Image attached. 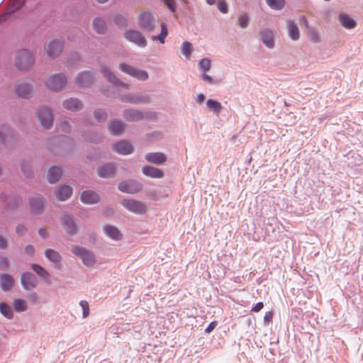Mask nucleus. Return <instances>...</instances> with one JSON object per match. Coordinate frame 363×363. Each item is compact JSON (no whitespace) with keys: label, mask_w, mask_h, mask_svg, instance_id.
Here are the masks:
<instances>
[{"label":"nucleus","mask_w":363,"mask_h":363,"mask_svg":"<svg viewBox=\"0 0 363 363\" xmlns=\"http://www.w3.org/2000/svg\"><path fill=\"white\" fill-rule=\"evenodd\" d=\"M16 67L19 70L30 69L34 63L33 53L26 49L18 51L15 57Z\"/></svg>","instance_id":"1"},{"label":"nucleus","mask_w":363,"mask_h":363,"mask_svg":"<svg viewBox=\"0 0 363 363\" xmlns=\"http://www.w3.org/2000/svg\"><path fill=\"white\" fill-rule=\"evenodd\" d=\"M115 167L112 164L103 165L98 169V174L101 177L109 178L113 176Z\"/></svg>","instance_id":"23"},{"label":"nucleus","mask_w":363,"mask_h":363,"mask_svg":"<svg viewBox=\"0 0 363 363\" xmlns=\"http://www.w3.org/2000/svg\"><path fill=\"white\" fill-rule=\"evenodd\" d=\"M39 234H40V236H42L43 238H45V237L47 235L46 231H45V230H44V229H40V230H39Z\"/></svg>","instance_id":"63"},{"label":"nucleus","mask_w":363,"mask_h":363,"mask_svg":"<svg viewBox=\"0 0 363 363\" xmlns=\"http://www.w3.org/2000/svg\"><path fill=\"white\" fill-rule=\"evenodd\" d=\"M204 99H205V96L203 94H200L198 96L197 102L201 104V103H202L204 101Z\"/></svg>","instance_id":"62"},{"label":"nucleus","mask_w":363,"mask_h":363,"mask_svg":"<svg viewBox=\"0 0 363 363\" xmlns=\"http://www.w3.org/2000/svg\"><path fill=\"white\" fill-rule=\"evenodd\" d=\"M339 20L341 25L345 28L351 29L354 28L356 26V22L347 14H340Z\"/></svg>","instance_id":"30"},{"label":"nucleus","mask_w":363,"mask_h":363,"mask_svg":"<svg viewBox=\"0 0 363 363\" xmlns=\"http://www.w3.org/2000/svg\"><path fill=\"white\" fill-rule=\"evenodd\" d=\"M25 252L29 256H32L35 253V248L33 245H28L25 247Z\"/></svg>","instance_id":"53"},{"label":"nucleus","mask_w":363,"mask_h":363,"mask_svg":"<svg viewBox=\"0 0 363 363\" xmlns=\"http://www.w3.org/2000/svg\"><path fill=\"white\" fill-rule=\"evenodd\" d=\"M287 30L288 34L292 40H297L299 38V30L298 26L294 21H289L287 22Z\"/></svg>","instance_id":"29"},{"label":"nucleus","mask_w":363,"mask_h":363,"mask_svg":"<svg viewBox=\"0 0 363 363\" xmlns=\"http://www.w3.org/2000/svg\"><path fill=\"white\" fill-rule=\"evenodd\" d=\"M63 49V42L60 39H50L44 45V50L50 59L57 57Z\"/></svg>","instance_id":"3"},{"label":"nucleus","mask_w":363,"mask_h":363,"mask_svg":"<svg viewBox=\"0 0 363 363\" xmlns=\"http://www.w3.org/2000/svg\"><path fill=\"white\" fill-rule=\"evenodd\" d=\"M206 105L210 111L214 112L217 115H218L222 109L221 104L213 99H208L206 102Z\"/></svg>","instance_id":"35"},{"label":"nucleus","mask_w":363,"mask_h":363,"mask_svg":"<svg viewBox=\"0 0 363 363\" xmlns=\"http://www.w3.org/2000/svg\"><path fill=\"white\" fill-rule=\"evenodd\" d=\"M72 194V189L69 186L63 185L55 191V196L58 200L65 201Z\"/></svg>","instance_id":"19"},{"label":"nucleus","mask_w":363,"mask_h":363,"mask_svg":"<svg viewBox=\"0 0 363 363\" xmlns=\"http://www.w3.org/2000/svg\"><path fill=\"white\" fill-rule=\"evenodd\" d=\"M29 299L30 301L36 304V303H39V298L38 296V295L35 294V293H32L29 295Z\"/></svg>","instance_id":"55"},{"label":"nucleus","mask_w":363,"mask_h":363,"mask_svg":"<svg viewBox=\"0 0 363 363\" xmlns=\"http://www.w3.org/2000/svg\"><path fill=\"white\" fill-rule=\"evenodd\" d=\"M125 38L139 47H145L147 40L144 35L138 30H128L124 33Z\"/></svg>","instance_id":"8"},{"label":"nucleus","mask_w":363,"mask_h":363,"mask_svg":"<svg viewBox=\"0 0 363 363\" xmlns=\"http://www.w3.org/2000/svg\"><path fill=\"white\" fill-rule=\"evenodd\" d=\"M94 116H95V118L99 121H104V120L106 119V118H107L106 113L105 111H104L103 110L96 111L94 113Z\"/></svg>","instance_id":"46"},{"label":"nucleus","mask_w":363,"mask_h":363,"mask_svg":"<svg viewBox=\"0 0 363 363\" xmlns=\"http://www.w3.org/2000/svg\"><path fill=\"white\" fill-rule=\"evenodd\" d=\"M145 158L147 162L157 165L162 164L167 160V156L162 152H150Z\"/></svg>","instance_id":"15"},{"label":"nucleus","mask_w":363,"mask_h":363,"mask_svg":"<svg viewBox=\"0 0 363 363\" xmlns=\"http://www.w3.org/2000/svg\"><path fill=\"white\" fill-rule=\"evenodd\" d=\"M308 38L313 43H317L320 42V38L318 34L317 33L316 31L313 30H311L308 32Z\"/></svg>","instance_id":"45"},{"label":"nucleus","mask_w":363,"mask_h":363,"mask_svg":"<svg viewBox=\"0 0 363 363\" xmlns=\"http://www.w3.org/2000/svg\"><path fill=\"white\" fill-rule=\"evenodd\" d=\"M144 175L154 179L162 178L164 173L162 170L149 165L144 166L142 169Z\"/></svg>","instance_id":"14"},{"label":"nucleus","mask_w":363,"mask_h":363,"mask_svg":"<svg viewBox=\"0 0 363 363\" xmlns=\"http://www.w3.org/2000/svg\"><path fill=\"white\" fill-rule=\"evenodd\" d=\"M9 266L8 260L6 258L3 257L0 259V268L2 269H6Z\"/></svg>","instance_id":"56"},{"label":"nucleus","mask_w":363,"mask_h":363,"mask_svg":"<svg viewBox=\"0 0 363 363\" xmlns=\"http://www.w3.org/2000/svg\"><path fill=\"white\" fill-rule=\"evenodd\" d=\"M31 268L38 275L40 276L45 280H49L50 275L43 267L37 264H33Z\"/></svg>","instance_id":"34"},{"label":"nucleus","mask_w":363,"mask_h":363,"mask_svg":"<svg viewBox=\"0 0 363 363\" xmlns=\"http://www.w3.org/2000/svg\"><path fill=\"white\" fill-rule=\"evenodd\" d=\"M161 26H162L161 33L157 37H154L153 38L158 39L162 43H164V38L167 35L168 31H167V28L164 24L162 23Z\"/></svg>","instance_id":"43"},{"label":"nucleus","mask_w":363,"mask_h":363,"mask_svg":"<svg viewBox=\"0 0 363 363\" xmlns=\"http://www.w3.org/2000/svg\"><path fill=\"white\" fill-rule=\"evenodd\" d=\"M77 82L80 86H86L93 82V76L90 72H84L77 77Z\"/></svg>","instance_id":"21"},{"label":"nucleus","mask_w":363,"mask_h":363,"mask_svg":"<svg viewBox=\"0 0 363 363\" xmlns=\"http://www.w3.org/2000/svg\"><path fill=\"white\" fill-rule=\"evenodd\" d=\"M217 6L222 13H226L228 12V5L224 0H218Z\"/></svg>","instance_id":"47"},{"label":"nucleus","mask_w":363,"mask_h":363,"mask_svg":"<svg viewBox=\"0 0 363 363\" xmlns=\"http://www.w3.org/2000/svg\"><path fill=\"white\" fill-rule=\"evenodd\" d=\"M60 128L63 131L67 132L69 130V125L67 121H63L60 123Z\"/></svg>","instance_id":"58"},{"label":"nucleus","mask_w":363,"mask_h":363,"mask_svg":"<svg viewBox=\"0 0 363 363\" xmlns=\"http://www.w3.org/2000/svg\"><path fill=\"white\" fill-rule=\"evenodd\" d=\"M156 19L154 15L149 11L143 10L138 16L139 26L145 30L152 31L156 25Z\"/></svg>","instance_id":"2"},{"label":"nucleus","mask_w":363,"mask_h":363,"mask_svg":"<svg viewBox=\"0 0 363 363\" xmlns=\"http://www.w3.org/2000/svg\"><path fill=\"white\" fill-rule=\"evenodd\" d=\"M38 119L44 128H50L53 122V116L51 111L48 108H40L37 113Z\"/></svg>","instance_id":"7"},{"label":"nucleus","mask_w":363,"mask_h":363,"mask_svg":"<svg viewBox=\"0 0 363 363\" xmlns=\"http://www.w3.org/2000/svg\"><path fill=\"white\" fill-rule=\"evenodd\" d=\"M79 305L83 310V318H86L89 315V305L86 301H81Z\"/></svg>","instance_id":"44"},{"label":"nucleus","mask_w":363,"mask_h":363,"mask_svg":"<svg viewBox=\"0 0 363 363\" xmlns=\"http://www.w3.org/2000/svg\"><path fill=\"white\" fill-rule=\"evenodd\" d=\"M30 208L31 210L35 213H40L42 212L44 207V199L40 195H36L30 199Z\"/></svg>","instance_id":"16"},{"label":"nucleus","mask_w":363,"mask_h":363,"mask_svg":"<svg viewBox=\"0 0 363 363\" xmlns=\"http://www.w3.org/2000/svg\"><path fill=\"white\" fill-rule=\"evenodd\" d=\"M0 311L8 318H11L13 317V311L11 308L5 303H0Z\"/></svg>","instance_id":"37"},{"label":"nucleus","mask_w":363,"mask_h":363,"mask_svg":"<svg viewBox=\"0 0 363 363\" xmlns=\"http://www.w3.org/2000/svg\"><path fill=\"white\" fill-rule=\"evenodd\" d=\"M21 283L25 289L31 290L36 287L38 280L33 274L25 272L21 275Z\"/></svg>","instance_id":"12"},{"label":"nucleus","mask_w":363,"mask_h":363,"mask_svg":"<svg viewBox=\"0 0 363 363\" xmlns=\"http://www.w3.org/2000/svg\"><path fill=\"white\" fill-rule=\"evenodd\" d=\"M67 83V78L62 74H52L47 77L45 84L48 88L53 91L62 89Z\"/></svg>","instance_id":"5"},{"label":"nucleus","mask_w":363,"mask_h":363,"mask_svg":"<svg viewBox=\"0 0 363 363\" xmlns=\"http://www.w3.org/2000/svg\"><path fill=\"white\" fill-rule=\"evenodd\" d=\"M13 307L16 311H24L27 308L26 302L21 299L15 300L13 303Z\"/></svg>","instance_id":"40"},{"label":"nucleus","mask_w":363,"mask_h":363,"mask_svg":"<svg viewBox=\"0 0 363 363\" xmlns=\"http://www.w3.org/2000/svg\"><path fill=\"white\" fill-rule=\"evenodd\" d=\"M202 78H203V79L204 81H206V82H208V83H213V79H212V77H211L210 75H208V74H206V73H204V74L202 75Z\"/></svg>","instance_id":"60"},{"label":"nucleus","mask_w":363,"mask_h":363,"mask_svg":"<svg viewBox=\"0 0 363 363\" xmlns=\"http://www.w3.org/2000/svg\"><path fill=\"white\" fill-rule=\"evenodd\" d=\"M7 247V243L6 239L0 235V248L6 249Z\"/></svg>","instance_id":"59"},{"label":"nucleus","mask_w":363,"mask_h":363,"mask_svg":"<svg viewBox=\"0 0 363 363\" xmlns=\"http://www.w3.org/2000/svg\"><path fill=\"white\" fill-rule=\"evenodd\" d=\"M101 72L103 73L104 76L107 77L108 80L113 84L116 86H125L128 87V86L127 84H123V82H121L118 81L116 76L109 70V69L106 66L101 67Z\"/></svg>","instance_id":"27"},{"label":"nucleus","mask_w":363,"mask_h":363,"mask_svg":"<svg viewBox=\"0 0 363 363\" xmlns=\"http://www.w3.org/2000/svg\"><path fill=\"white\" fill-rule=\"evenodd\" d=\"M45 255L50 262L55 264L60 263L62 260V257L60 253L52 249L46 250Z\"/></svg>","instance_id":"32"},{"label":"nucleus","mask_w":363,"mask_h":363,"mask_svg":"<svg viewBox=\"0 0 363 363\" xmlns=\"http://www.w3.org/2000/svg\"><path fill=\"white\" fill-rule=\"evenodd\" d=\"M273 312L272 311H267L265 313V315L264 316V321L265 323H269L272 321L273 318Z\"/></svg>","instance_id":"51"},{"label":"nucleus","mask_w":363,"mask_h":363,"mask_svg":"<svg viewBox=\"0 0 363 363\" xmlns=\"http://www.w3.org/2000/svg\"><path fill=\"white\" fill-rule=\"evenodd\" d=\"M263 43L269 48H272L274 45V34L270 30L265 29L261 32Z\"/></svg>","instance_id":"24"},{"label":"nucleus","mask_w":363,"mask_h":363,"mask_svg":"<svg viewBox=\"0 0 363 363\" xmlns=\"http://www.w3.org/2000/svg\"><path fill=\"white\" fill-rule=\"evenodd\" d=\"M35 88V84L30 82H22L16 84V92L23 98H27L31 96Z\"/></svg>","instance_id":"10"},{"label":"nucleus","mask_w":363,"mask_h":363,"mask_svg":"<svg viewBox=\"0 0 363 363\" xmlns=\"http://www.w3.org/2000/svg\"><path fill=\"white\" fill-rule=\"evenodd\" d=\"M81 201L84 203L92 204L99 201V196L96 192L86 190L82 193Z\"/></svg>","instance_id":"17"},{"label":"nucleus","mask_w":363,"mask_h":363,"mask_svg":"<svg viewBox=\"0 0 363 363\" xmlns=\"http://www.w3.org/2000/svg\"><path fill=\"white\" fill-rule=\"evenodd\" d=\"M93 28L99 34H104L106 30V24L101 18H96L93 21Z\"/></svg>","instance_id":"31"},{"label":"nucleus","mask_w":363,"mask_h":363,"mask_svg":"<svg viewBox=\"0 0 363 363\" xmlns=\"http://www.w3.org/2000/svg\"><path fill=\"white\" fill-rule=\"evenodd\" d=\"M62 175V169L60 167H51L47 174L48 179L50 183H55L59 181Z\"/></svg>","instance_id":"20"},{"label":"nucleus","mask_w":363,"mask_h":363,"mask_svg":"<svg viewBox=\"0 0 363 363\" xmlns=\"http://www.w3.org/2000/svg\"><path fill=\"white\" fill-rule=\"evenodd\" d=\"M206 2L209 5H213L216 2V0H206Z\"/></svg>","instance_id":"64"},{"label":"nucleus","mask_w":363,"mask_h":363,"mask_svg":"<svg viewBox=\"0 0 363 363\" xmlns=\"http://www.w3.org/2000/svg\"><path fill=\"white\" fill-rule=\"evenodd\" d=\"M63 106L67 110L77 111L82 108V104L77 99L71 98L63 102Z\"/></svg>","instance_id":"25"},{"label":"nucleus","mask_w":363,"mask_h":363,"mask_svg":"<svg viewBox=\"0 0 363 363\" xmlns=\"http://www.w3.org/2000/svg\"><path fill=\"white\" fill-rule=\"evenodd\" d=\"M62 223L67 233L72 234L76 231L75 223L70 216L64 215L62 217Z\"/></svg>","instance_id":"26"},{"label":"nucleus","mask_w":363,"mask_h":363,"mask_svg":"<svg viewBox=\"0 0 363 363\" xmlns=\"http://www.w3.org/2000/svg\"><path fill=\"white\" fill-rule=\"evenodd\" d=\"M248 17L247 15L243 14L238 18V24L241 28H245L248 24Z\"/></svg>","instance_id":"48"},{"label":"nucleus","mask_w":363,"mask_h":363,"mask_svg":"<svg viewBox=\"0 0 363 363\" xmlns=\"http://www.w3.org/2000/svg\"><path fill=\"white\" fill-rule=\"evenodd\" d=\"M23 1H21L19 3H18V5H14L11 9V11L9 13H6L0 16V22L4 21L7 19V16H9L11 13L14 12L15 11L19 9L23 6Z\"/></svg>","instance_id":"42"},{"label":"nucleus","mask_w":363,"mask_h":363,"mask_svg":"<svg viewBox=\"0 0 363 363\" xmlns=\"http://www.w3.org/2000/svg\"><path fill=\"white\" fill-rule=\"evenodd\" d=\"M124 117L128 121L138 120L142 118L140 112L135 110H127L124 113Z\"/></svg>","instance_id":"36"},{"label":"nucleus","mask_w":363,"mask_h":363,"mask_svg":"<svg viewBox=\"0 0 363 363\" xmlns=\"http://www.w3.org/2000/svg\"><path fill=\"white\" fill-rule=\"evenodd\" d=\"M108 128L112 134L119 135L124 132L125 125L118 120H113L109 123Z\"/></svg>","instance_id":"22"},{"label":"nucleus","mask_w":363,"mask_h":363,"mask_svg":"<svg viewBox=\"0 0 363 363\" xmlns=\"http://www.w3.org/2000/svg\"><path fill=\"white\" fill-rule=\"evenodd\" d=\"M199 67L203 72H207V71L210 70V69L211 67V62L210 59H208L207 57L203 58L199 62Z\"/></svg>","instance_id":"41"},{"label":"nucleus","mask_w":363,"mask_h":363,"mask_svg":"<svg viewBox=\"0 0 363 363\" xmlns=\"http://www.w3.org/2000/svg\"><path fill=\"white\" fill-rule=\"evenodd\" d=\"M118 189L123 192L135 194L142 189V184L137 181L130 180L120 183Z\"/></svg>","instance_id":"11"},{"label":"nucleus","mask_w":363,"mask_h":363,"mask_svg":"<svg viewBox=\"0 0 363 363\" xmlns=\"http://www.w3.org/2000/svg\"><path fill=\"white\" fill-rule=\"evenodd\" d=\"M119 69L128 74L137 78L139 80H146L148 78L147 72L135 69V67L128 65L122 63L119 65Z\"/></svg>","instance_id":"9"},{"label":"nucleus","mask_w":363,"mask_h":363,"mask_svg":"<svg viewBox=\"0 0 363 363\" xmlns=\"http://www.w3.org/2000/svg\"><path fill=\"white\" fill-rule=\"evenodd\" d=\"M172 12L175 11V3L174 0H161Z\"/></svg>","instance_id":"49"},{"label":"nucleus","mask_w":363,"mask_h":363,"mask_svg":"<svg viewBox=\"0 0 363 363\" xmlns=\"http://www.w3.org/2000/svg\"><path fill=\"white\" fill-rule=\"evenodd\" d=\"M16 231L18 234L19 235H23L26 233V229L25 228V227L23 225H18L16 228Z\"/></svg>","instance_id":"57"},{"label":"nucleus","mask_w":363,"mask_h":363,"mask_svg":"<svg viewBox=\"0 0 363 363\" xmlns=\"http://www.w3.org/2000/svg\"><path fill=\"white\" fill-rule=\"evenodd\" d=\"M267 4L273 9H281L285 4L284 0H266Z\"/></svg>","instance_id":"39"},{"label":"nucleus","mask_w":363,"mask_h":363,"mask_svg":"<svg viewBox=\"0 0 363 363\" xmlns=\"http://www.w3.org/2000/svg\"><path fill=\"white\" fill-rule=\"evenodd\" d=\"M14 284V279L13 277L7 274L0 275V286L4 291H10Z\"/></svg>","instance_id":"18"},{"label":"nucleus","mask_w":363,"mask_h":363,"mask_svg":"<svg viewBox=\"0 0 363 363\" xmlns=\"http://www.w3.org/2000/svg\"><path fill=\"white\" fill-rule=\"evenodd\" d=\"M123 101H130L132 103H138L140 101V100L138 98L123 99Z\"/></svg>","instance_id":"61"},{"label":"nucleus","mask_w":363,"mask_h":363,"mask_svg":"<svg viewBox=\"0 0 363 363\" xmlns=\"http://www.w3.org/2000/svg\"><path fill=\"white\" fill-rule=\"evenodd\" d=\"M12 135L10 131V128L6 125H2L0 126V141L6 143L11 138Z\"/></svg>","instance_id":"33"},{"label":"nucleus","mask_w":363,"mask_h":363,"mask_svg":"<svg viewBox=\"0 0 363 363\" xmlns=\"http://www.w3.org/2000/svg\"><path fill=\"white\" fill-rule=\"evenodd\" d=\"M217 325H218L217 321L214 320V321L211 322L208 325V326L206 328L205 332L206 333H211L215 329V328L217 326Z\"/></svg>","instance_id":"52"},{"label":"nucleus","mask_w":363,"mask_h":363,"mask_svg":"<svg viewBox=\"0 0 363 363\" xmlns=\"http://www.w3.org/2000/svg\"><path fill=\"white\" fill-rule=\"evenodd\" d=\"M104 230L107 236L115 240H119L122 238V234L120 230L114 226L106 225L104 227Z\"/></svg>","instance_id":"28"},{"label":"nucleus","mask_w":363,"mask_h":363,"mask_svg":"<svg viewBox=\"0 0 363 363\" xmlns=\"http://www.w3.org/2000/svg\"><path fill=\"white\" fill-rule=\"evenodd\" d=\"M192 50V45L189 42L183 43L182 46V51L187 60L190 59Z\"/></svg>","instance_id":"38"},{"label":"nucleus","mask_w":363,"mask_h":363,"mask_svg":"<svg viewBox=\"0 0 363 363\" xmlns=\"http://www.w3.org/2000/svg\"><path fill=\"white\" fill-rule=\"evenodd\" d=\"M263 308L264 303L262 302H258L255 306L252 307L251 311L257 313L260 311Z\"/></svg>","instance_id":"54"},{"label":"nucleus","mask_w":363,"mask_h":363,"mask_svg":"<svg viewBox=\"0 0 363 363\" xmlns=\"http://www.w3.org/2000/svg\"><path fill=\"white\" fill-rule=\"evenodd\" d=\"M121 203L126 209L137 214H144L147 210L144 203L134 199H124Z\"/></svg>","instance_id":"6"},{"label":"nucleus","mask_w":363,"mask_h":363,"mask_svg":"<svg viewBox=\"0 0 363 363\" xmlns=\"http://www.w3.org/2000/svg\"><path fill=\"white\" fill-rule=\"evenodd\" d=\"M115 152L121 155H128L133 152V147L132 144L128 141L122 140L113 145Z\"/></svg>","instance_id":"13"},{"label":"nucleus","mask_w":363,"mask_h":363,"mask_svg":"<svg viewBox=\"0 0 363 363\" xmlns=\"http://www.w3.org/2000/svg\"><path fill=\"white\" fill-rule=\"evenodd\" d=\"M115 22L116 24L119 25L120 26H123L126 25V20L124 18L123 16H122L121 15L116 16Z\"/></svg>","instance_id":"50"},{"label":"nucleus","mask_w":363,"mask_h":363,"mask_svg":"<svg viewBox=\"0 0 363 363\" xmlns=\"http://www.w3.org/2000/svg\"><path fill=\"white\" fill-rule=\"evenodd\" d=\"M71 250L73 254L82 259L86 266L92 267L96 263V258L92 252L79 246H73Z\"/></svg>","instance_id":"4"}]
</instances>
